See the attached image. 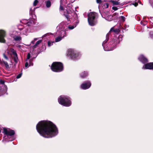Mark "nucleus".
Instances as JSON below:
<instances>
[{"mask_svg": "<svg viewBox=\"0 0 153 153\" xmlns=\"http://www.w3.org/2000/svg\"><path fill=\"white\" fill-rule=\"evenodd\" d=\"M36 129L39 134L45 138H51L58 133L56 126L49 121L43 120L39 122L36 125Z\"/></svg>", "mask_w": 153, "mask_h": 153, "instance_id": "nucleus-1", "label": "nucleus"}, {"mask_svg": "<svg viewBox=\"0 0 153 153\" xmlns=\"http://www.w3.org/2000/svg\"><path fill=\"white\" fill-rule=\"evenodd\" d=\"M109 33L107 34L106 35V39L103 42L102 44L104 49L105 51H108L113 50L115 46L112 41L109 42L108 44H106V42L109 39Z\"/></svg>", "mask_w": 153, "mask_h": 153, "instance_id": "nucleus-2", "label": "nucleus"}, {"mask_svg": "<svg viewBox=\"0 0 153 153\" xmlns=\"http://www.w3.org/2000/svg\"><path fill=\"white\" fill-rule=\"evenodd\" d=\"M66 56L72 59H77L80 57L79 53L72 49H69L67 50Z\"/></svg>", "mask_w": 153, "mask_h": 153, "instance_id": "nucleus-3", "label": "nucleus"}, {"mask_svg": "<svg viewBox=\"0 0 153 153\" xmlns=\"http://www.w3.org/2000/svg\"><path fill=\"white\" fill-rule=\"evenodd\" d=\"M59 104L68 107L71 105V102L69 98L64 95L60 96L58 98Z\"/></svg>", "mask_w": 153, "mask_h": 153, "instance_id": "nucleus-4", "label": "nucleus"}, {"mask_svg": "<svg viewBox=\"0 0 153 153\" xmlns=\"http://www.w3.org/2000/svg\"><path fill=\"white\" fill-rule=\"evenodd\" d=\"M52 71L56 72H59L62 71L63 66L62 64L60 62H53L51 66Z\"/></svg>", "mask_w": 153, "mask_h": 153, "instance_id": "nucleus-5", "label": "nucleus"}, {"mask_svg": "<svg viewBox=\"0 0 153 153\" xmlns=\"http://www.w3.org/2000/svg\"><path fill=\"white\" fill-rule=\"evenodd\" d=\"M96 14L95 13L91 12L89 13L88 15V22L89 25L93 26L96 23Z\"/></svg>", "mask_w": 153, "mask_h": 153, "instance_id": "nucleus-6", "label": "nucleus"}, {"mask_svg": "<svg viewBox=\"0 0 153 153\" xmlns=\"http://www.w3.org/2000/svg\"><path fill=\"white\" fill-rule=\"evenodd\" d=\"M3 130L4 134L7 135L4 137V139H6L7 138L6 137H8V136H12L15 134L14 131L10 128H4Z\"/></svg>", "mask_w": 153, "mask_h": 153, "instance_id": "nucleus-7", "label": "nucleus"}, {"mask_svg": "<svg viewBox=\"0 0 153 153\" xmlns=\"http://www.w3.org/2000/svg\"><path fill=\"white\" fill-rule=\"evenodd\" d=\"M91 85V83L89 81H87L82 84L81 85V88L83 89L89 88Z\"/></svg>", "mask_w": 153, "mask_h": 153, "instance_id": "nucleus-8", "label": "nucleus"}, {"mask_svg": "<svg viewBox=\"0 0 153 153\" xmlns=\"http://www.w3.org/2000/svg\"><path fill=\"white\" fill-rule=\"evenodd\" d=\"M5 36V32L2 30H0V42L4 43L5 40L4 38Z\"/></svg>", "mask_w": 153, "mask_h": 153, "instance_id": "nucleus-9", "label": "nucleus"}, {"mask_svg": "<svg viewBox=\"0 0 153 153\" xmlns=\"http://www.w3.org/2000/svg\"><path fill=\"white\" fill-rule=\"evenodd\" d=\"M122 40V35H119L117 36V38L116 39H114V40H113L112 42H113L114 45L115 46L117 44H118L120 41H121Z\"/></svg>", "mask_w": 153, "mask_h": 153, "instance_id": "nucleus-10", "label": "nucleus"}, {"mask_svg": "<svg viewBox=\"0 0 153 153\" xmlns=\"http://www.w3.org/2000/svg\"><path fill=\"white\" fill-rule=\"evenodd\" d=\"M139 60L143 63L144 64L148 62L147 59L143 55H140L138 57Z\"/></svg>", "mask_w": 153, "mask_h": 153, "instance_id": "nucleus-11", "label": "nucleus"}, {"mask_svg": "<svg viewBox=\"0 0 153 153\" xmlns=\"http://www.w3.org/2000/svg\"><path fill=\"white\" fill-rule=\"evenodd\" d=\"M152 64L151 62L147 63L142 68L143 69H151L152 68H153L151 66Z\"/></svg>", "mask_w": 153, "mask_h": 153, "instance_id": "nucleus-12", "label": "nucleus"}, {"mask_svg": "<svg viewBox=\"0 0 153 153\" xmlns=\"http://www.w3.org/2000/svg\"><path fill=\"white\" fill-rule=\"evenodd\" d=\"M11 37L16 42H20L22 40V37L20 36L12 35Z\"/></svg>", "mask_w": 153, "mask_h": 153, "instance_id": "nucleus-13", "label": "nucleus"}, {"mask_svg": "<svg viewBox=\"0 0 153 153\" xmlns=\"http://www.w3.org/2000/svg\"><path fill=\"white\" fill-rule=\"evenodd\" d=\"M62 34L60 35V36H58V37L55 38V41L56 42H58L61 41L62 39L65 36L64 35L62 36Z\"/></svg>", "mask_w": 153, "mask_h": 153, "instance_id": "nucleus-14", "label": "nucleus"}, {"mask_svg": "<svg viewBox=\"0 0 153 153\" xmlns=\"http://www.w3.org/2000/svg\"><path fill=\"white\" fill-rule=\"evenodd\" d=\"M103 2V5L100 6H102L104 9L108 8V7L109 4L107 2H106L105 1H104Z\"/></svg>", "mask_w": 153, "mask_h": 153, "instance_id": "nucleus-15", "label": "nucleus"}, {"mask_svg": "<svg viewBox=\"0 0 153 153\" xmlns=\"http://www.w3.org/2000/svg\"><path fill=\"white\" fill-rule=\"evenodd\" d=\"M88 74L87 72L84 71L80 74V76L81 77L84 78L87 76Z\"/></svg>", "mask_w": 153, "mask_h": 153, "instance_id": "nucleus-16", "label": "nucleus"}, {"mask_svg": "<svg viewBox=\"0 0 153 153\" xmlns=\"http://www.w3.org/2000/svg\"><path fill=\"white\" fill-rule=\"evenodd\" d=\"M106 20L108 21H111L113 20L112 16L111 15H109L105 17Z\"/></svg>", "mask_w": 153, "mask_h": 153, "instance_id": "nucleus-17", "label": "nucleus"}, {"mask_svg": "<svg viewBox=\"0 0 153 153\" xmlns=\"http://www.w3.org/2000/svg\"><path fill=\"white\" fill-rule=\"evenodd\" d=\"M46 6L48 8L50 7L51 5V2L49 0L46 1Z\"/></svg>", "mask_w": 153, "mask_h": 153, "instance_id": "nucleus-18", "label": "nucleus"}, {"mask_svg": "<svg viewBox=\"0 0 153 153\" xmlns=\"http://www.w3.org/2000/svg\"><path fill=\"white\" fill-rule=\"evenodd\" d=\"M110 1L111 2L113 5H117L120 4V2L118 1H114L112 0H111Z\"/></svg>", "mask_w": 153, "mask_h": 153, "instance_id": "nucleus-19", "label": "nucleus"}, {"mask_svg": "<svg viewBox=\"0 0 153 153\" xmlns=\"http://www.w3.org/2000/svg\"><path fill=\"white\" fill-rule=\"evenodd\" d=\"M2 62L3 63L2 64H1V65H2L3 64H4L7 68H9V66L7 62L4 61H2Z\"/></svg>", "mask_w": 153, "mask_h": 153, "instance_id": "nucleus-20", "label": "nucleus"}, {"mask_svg": "<svg viewBox=\"0 0 153 153\" xmlns=\"http://www.w3.org/2000/svg\"><path fill=\"white\" fill-rule=\"evenodd\" d=\"M104 1H102L101 0H97V2L98 3H99L100 4V6L103 5Z\"/></svg>", "mask_w": 153, "mask_h": 153, "instance_id": "nucleus-21", "label": "nucleus"}, {"mask_svg": "<svg viewBox=\"0 0 153 153\" xmlns=\"http://www.w3.org/2000/svg\"><path fill=\"white\" fill-rule=\"evenodd\" d=\"M42 42V40H38V41H37L36 44H35V45L33 46V48H35L38 45H39V44H40L41 42Z\"/></svg>", "mask_w": 153, "mask_h": 153, "instance_id": "nucleus-22", "label": "nucleus"}, {"mask_svg": "<svg viewBox=\"0 0 153 153\" xmlns=\"http://www.w3.org/2000/svg\"><path fill=\"white\" fill-rule=\"evenodd\" d=\"M33 58H32L31 59L28 60V63L29 64V66H32L33 65V64L32 62L33 60Z\"/></svg>", "mask_w": 153, "mask_h": 153, "instance_id": "nucleus-23", "label": "nucleus"}, {"mask_svg": "<svg viewBox=\"0 0 153 153\" xmlns=\"http://www.w3.org/2000/svg\"><path fill=\"white\" fill-rule=\"evenodd\" d=\"M10 51L13 54V56H15L17 55L16 51L13 49L12 48L10 49Z\"/></svg>", "mask_w": 153, "mask_h": 153, "instance_id": "nucleus-24", "label": "nucleus"}, {"mask_svg": "<svg viewBox=\"0 0 153 153\" xmlns=\"http://www.w3.org/2000/svg\"><path fill=\"white\" fill-rule=\"evenodd\" d=\"M14 61L16 63L18 61L17 55L13 56Z\"/></svg>", "mask_w": 153, "mask_h": 153, "instance_id": "nucleus-25", "label": "nucleus"}, {"mask_svg": "<svg viewBox=\"0 0 153 153\" xmlns=\"http://www.w3.org/2000/svg\"><path fill=\"white\" fill-rule=\"evenodd\" d=\"M54 42H52L51 41H49L48 42V46L50 47L53 45V43Z\"/></svg>", "mask_w": 153, "mask_h": 153, "instance_id": "nucleus-26", "label": "nucleus"}, {"mask_svg": "<svg viewBox=\"0 0 153 153\" xmlns=\"http://www.w3.org/2000/svg\"><path fill=\"white\" fill-rule=\"evenodd\" d=\"M26 62L25 64V68H26L30 66H29V64L28 62V60H26Z\"/></svg>", "mask_w": 153, "mask_h": 153, "instance_id": "nucleus-27", "label": "nucleus"}, {"mask_svg": "<svg viewBox=\"0 0 153 153\" xmlns=\"http://www.w3.org/2000/svg\"><path fill=\"white\" fill-rule=\"evenodd\" d=\"M39 1L38 0H35L34 1L33 3V5L34 6H36L37 4V3H38Z\"/></svg>", "mask_w": 153, "mask_h": 153, "instance_id": "nucleus-28", "label": "nucleus"}, {"mask_svg": "<svg viewBox=\"0 0 153 153\" xmlns=\"http://www.w3.org/2000/svg\"><path fill=\"white\" fill-rule=\"evenodd\" d=\"M150 37L151 38H153V32L151 31L149 33Z\"/></svg>", "mask_w": 153, "mask_h": 153, "instance_id": "nucleus-29", "label": "nucleus"}, {"mask_svg": "<svg viewBox=\"0 0 153 153\" xmlns=\"http://www.w3.org/2000/svg\"><path fill=\"white\" fill-rule=\"evenodd\" d=\"M30 53H28L27 54V58L26 60H27L28 61V60H30L29 59H30Z\"/></svg>", "mask_w": 153, "mask_h": 153, "instance_id": "nucleus-30", "label": "nucleus"}, {"mask_svg": "<svg viewBox=\"0 0 153 153\" xmlns=\"http://www.w3.org/2000/svg\"><path fill=\"white\" fill-rule=\"evenodd\" d=\"M76 27V26H74V25L71 26H69L68 28L69 29L71 30H72L75 27Z\"/></svg>", "mask_w": 153, "mask_h": 153, "instance_id": "nucleus-31", "label": "nucleus"}, {"mask_svg": "<svg viewBox=\"0 0 153 153\" xmlns=\"http://www.w3.org/2000/svg\"><path fill=\"white\" fill-rule=\"evenodd\" d=\"M120 18L124 22L125 21V17L123 16H121L120 17Z\"/></svg>", "mask_w": 153, "mask_h": 153, "instance_id": "nucleus-32", "label": "nucleus"}, {"mask_svg": "<svg viewBox=\"0 0 153 153\" xmlns=\"http://www.w3.org/2000/svg\"><path fill=\"white\" fill-rule=\"evenodd\" d=\"M3 56L4 58L6 60H8V57L6 56V55L4 54H3Z\"/></svg>", "mask_w": 153, "mask_h": 153, "instance_id": "nucleus-33", "label": "nucleus"}, {"mask_svg": "<svg viewBox=\"0 0 153 153\" xmlns=\"http://www.w3.org/2000/svg\"><path fill=\"white\" fill-rule=\"evenodd\" d=\"M22 74H19L16 76V78L17 79H19V78H20L21 76H22Z\"/></svg>", "mask_w": 153, "mask_h": 153, "instance_id": "nucleus-34", "label": "nucleus"}, {"mask_svg": "<svg viewBox=\"0 0 153 153\" xmlns=\"http://www.w3.org/2000/svg\"><path fill=\"white\" fill-rule=\"evenodd\" d=\"M61 3H62L61 1H60V6L59 9H60V10H63V7L61 5V4H62Z\"/></svg>", "mask_w": 153, "mask_h": 153, "instance_id": "nucleus-35", "label": "nucleus"}, {"mask_svg": "<svg viewBox=\"0 0 153 153\" xmlns=\"http://www.w3.org/2000/svg\"><path fill=\"white\" fill-rule=\"evenodd\" d=\"M112 9L115 11L117 10L118 9V8L116 7H113L112 8Z\"/></svg>", "mask_w": 153, "mask_h": 153, "instance_id": "nucleus-36", "label": "nucleus"}, {"mask_svg": "<svg viewBox=\"0 0 153 153\" xmlns=\"http://www.w3.org/2000/svg\"><path fill=\"white\" fill-rule=\"evenodd\" d=\"M14 139H15V138H14L12 137L10 139V140H7V141H12L14 140Z\"/></svg>", "mask_w": 153, "mask_h": 153, "instance_id": "nucleus-37", "label": "nucleus"}, {"mask_svg": "<svg viewBox=\"0 0 153 153\" xmlns=\"http://www.w3.org/2000/svg\"><path fill=\"white\" fill-rule=\"evenodd\" d=\"M133 4V5H134V6L135 7H137L138 5V4L137 3H135L134 4Z\"/></svg>", "mask_w": 153, "mask_h": 153, "instance_id": "nucleus-38", "label": "nucleus"}, {"mask_svg": "<svg viewBox=\"0 0 153 153\" xmlns=\"http://www.w3.org/2000/svg\"><path fill=\"white\" fill-rule=\"evenodd\" d=\"M0 83H1V84H3L4 83V82L3 81L1 80L0 79Z\"/></svg>", "mask_w": 153, "mask_h": 153, "instance_id": "nucleus-39", "label": "nucleus"}, {"mask_svg": "<svg viewBox=\"0 0 153 153\" xmlns=\"http://www.w3.org/2000/svg\"><path fill=\"white\" fill-rule=\"evenodd\" d=\"M65 17H66V18L68 20V19H69L68 16V15H66Z\"/></svg>", "mask_w": 153, "mask_h": 153, "instance_id": "nucleus-40", "label": "nucleus"}, {"mask_svg": "<svg viewBox=\"0 0 153 153\" xmlns=\"http://www.w3.org/2000/svg\"><path fill=\"white\" fill-rule=\"evenodd\" d=\"M65 33V32L64 31H63V30H62L61 31V33Z\"/></svg>", "mask_w": 153, "mask_h": 153, "instance_id": "nucleus-41", "label": "nucleus"}, {"mask_svg": "<svg viewBox=\"0 0 153 153\" xmlns=\"http://www.w3.org/2000/svg\"><path fill=\"white\" fill-rule=\"evenodd\" d=\"M35 42V41H34V40L33 41H32L31 42V43H32L33 44H34V43Z\"/></svg>", "mask_w": 153, "mask_h": 153, "instance_id": "nucleus-42", "label": "nucleus"}, {"mask_svg": "<svg viewBox=\"0 0 153 153\" xmlns=\"http://www.w3.org/2000/svg\"><path fill=\"white\" fill-rule=\"evenodd\" d=\"M6 88V86H4L3 87H1V89H2V88Z\"/></svg>", "mask_w": 153, "mask_h": 153, "instance_id": "nucleus-43", "label": "nucleus"}, {"mask_svg": "<svg viewBox=\"0 0 153 153\" xmlns=\"http://www.w3.org/2000/svg\"><path fill=\"white\" fill-rule=\"evenodd\" d=\"M151 63H152V65L151 66L153 68H152L151 69L153 70V62H151Z\"/></svg>", "mask_w": 153, "mask_h": 153, "instance_id": "nucleus-44", "label": "nucleus"}, {"mask_svg": "<svg viewBox=\"0 0 153 153\" xmlns=\"http://www.w3.org/2000/svg\"><path fill=\"white\" fill-rule=\"evenodd\" d=\"M38 39L37 38H35L34 39V41H36V40H37Z\"/></svg>", "mask_w": 153, "mask_h": 153, "instance_id": "nucleus-45", "label": "nucleus"}, {"mask_svg": "<svg viewBox=\"0 0 153 153\" xmlns=\"http://www.w3.org/2000/svg\"><path fill=\"white\" fill-rule=\"evenodd\" d=\"M17 33V32L16 31H14L13 32V33H14L15 34H16V33Z\"/></svg>", "mask_w": 153, "mask_h": 153, "instance_id": "nucleus-46", "label": "nucleus"}, {"mask_svg": "<svg viewBox=\"0 0 153 153\" xmlns=\"http://www.w3.org/2000/svg\"><path fill=\"white\" fill-rule=\"evenodd\" d=\"M23 34L25 35L26 34V33H23Z\"/></svg>", "mask_w": 153, "mask_h": 153, "instance_id": "nucleus-47", "label": "nucleus"}, {"mask_svg": "<svg viewBox=\"0 0 153 153\" xmlns=\"http://www.w3.org/2000/svg\"><path fill=\"white\" fill-rule=\"evenodd\" d=\"M141 24H142V22H141Z\"/></svg>", "mask_w": 153, "mask_h": 153, "instance_id": "nucleus-48", "label": "nucleus"}, {"mask_svg": "<svg viewBox=\"0 0 153 153\" xmlns=\"http://www.w3.org/2000/svg\"><path fill=\"white\" fill-rule=\"evenodd\" d=\"M23 29H20V30H23Z\"/></svg>", "mask_w": 153, "mask_h": 153, "instance_id": "nucleus-49", "label": "nucleus"}, {"mask_svg": "<svg viewBox=\"0 0 153 153\" xmlns=\"http://www.w3.org/2000/svg\"><path fill=\"white\" fill-rule=\"evenodd\" d=\"M18 47H20V45H19V46H18Z\"/></svg>", "mask_w": 153, "mask_h": 153, "instance_id": "nucleus-50", "label": "nucleus"}, {"mask_svg": "<svg viewBox=\"0 0 153 153\" xmlns=\"http://www.w3.org/2000/svg\"><path fill=\"white\" fill-rule=\"evenodd\" d=\"M146 25V23H145V24H144V25Z\"/></svg>", "mask_w": 153, "mask_h": 153, "instance_id": "nucleus-51", "label": "nucleus"}]
</instances>
